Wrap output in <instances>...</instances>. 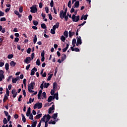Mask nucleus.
<instances>
[{"instance_id": "f257e3e1", "label": "nucleus", "mask_w": 127, "mask_h": 127, "mask_svg": "<svg viewBox=\"0 0 127 127\" xmlns=\"http://www.w3.org/2000/svg\"><path fill=\"white\" fill-rule=\"evenodd\" d=\"M50 119H51V116H50L49 114L45 115V116L41 119V122H43V123H48L50 120Z\"/></svg>"}, {"instance_id": "f03ea898", "label": "nucleus", "mask_w": 127, "mask_h": 127, "mask_svg": "<svg viewBox=\"0 0 127 127\" xmlns=\"http://www.w3.org/2000/svg\"><path fill=\"white\" fill-rule=\"evenodd\" d=\"M34 86H35V83L32 82H31L28 87V92L29 93H34V91L32 90L34 89Z\"/></svg>"}, {"instance_id": "7ed1b4c3", "label": "nucleus", "mask_w": 127, "mask_h": 127, "mask_svg": "<svg viewBox=\"0 0 127 127\" xmlns=\"http://www.w3.org/2000/svg\"><path fill=\"white\" fill-rule=\"evenodd\" d=\"M71 19L74 22H78L80 20V16H75V14H73Z\"/></svg>"}, {"instance_id": "20e7f679", "label": "nucleus", "mask_w": 127, "mask_h": 127, "mask_svg": "<svg viewBox=\"0 0 127 127\" xmlns=\"http://www.w3.org/2000/svg\"><path fill=\"white\" fill-rule=\"evenodd\" d=\"M66 13H67V9H65L64 12L63 10H61L60 11V16L61 18L63 19V18H64V16H65Z\"/></svg>"}, {"instance_id": "39448f33", "label": "nucleus", "mask_w": 127, "mask_h": 127, "mask_svg": "<svg viewBox=\"0 0 127 127\" xmlns=\"http://www.w3.org/2000/svg\"><path fill=\"white\" fill-rule=\"evenodd\" d=\"M42 108V103H36L34 105V109H41Z\"/></svg>"}, {"instance_id": "423d86ee", "label": "nucleus", "mask_w": 127, "mask_h": 127, "mask_svg": "<svg viewBox=\"0 0 127 127\" xmlns=\"http://www.w3.org/2000/svg\"><path fill=\"white\" fill-rule=\"evenodd\" d=\"M30 8L31 12L32 13H36V12H37V8H36V5L31 7Z\"/></svg>"}, {"instance_id": "0eeeda50", "label": "nucleus", "mask_w": 127, "mask_h": 127, "mask_svg": "<svg viewBox=\"0 0 127 127\" xmlns=\"http://www.w3.org/2000/svg\"><path fill=\"white\" fill-rule=\"evenodd\" d=\"M4 72L2 70L0 69V82L2 81V79H4Z\"/></svg>"}, {"instance_id": "6e6552de", "label": "nucleus", "mask_w": 127, "mask_h": 127, "mask_svg": "<svg viewBox=\"0 0 127 127\" xmlns=\"http://www.w3.org/2000/svg\"><path fill=\"white\" fill-rule=\"evenodd\" d=\"M77 40L76 42V46H79V45H81L82 44V40L81 39V37H77Z\"/></svg>"}, {"instance_id": "1a4fd4ad", "label": "nucleus", "mask_w": 127, "mask_h": 127, "mask_svg": "<svg viewBox=\"0 0 127 127\" xmlns=\"http://www.w3.org/2000/svg\"><path fill=\"white\" fill-rule=\"evenodd\" d=\"M11 93L13 95L12 97L13 98H15V97H16V96L17 95V92H16V90H15V89H14L11 91Z\"/></svg>"}, {"instance_id": "9d476101", "label": "nucleus", "mask_w": 127, "mask_h": 127, "mask_svg": "<svg viewBox=\"0 0 127 127\" xmlns=\"http://www.w3.org/2000/svg\"><path fill=\"white\" fill-rule=\"evenodd\" d=\"M31 58L30 57H27L24 62H25L26 64H29L30 63V61H31Z\"/></svg>"}, {"instance_id": "9b49d317", "label": "nucleus", "mask_w": 127, "mask_h": 127, "mask_svg": "<svg viewBox=\"0 0 127 127\" xmlns=\"http://www.w3.org/2000/svg\"><path fill=\"white\" fill-rule=\"evenodd\" d=\"M37 71V68L34 67L30 73L31 76H33L35 74V72Z\"/></svg>"}, {"instance_id": "f8f14e48", "label": "nucleus", "mask_w": 127, "mask_h": 127, "mask_svg": "<svg viewBox=\"0 0 127 127\" xmlns=\"http://www.w3.org/2000/svg\"><path fill=\"white\" fill-rule=\"evenodd\" d=\"M79 5H80V2L79 0H77L74 3V8H78V7H79Z\"/></svg>"}, {"instance_id": "ddd939ff", "label": "nucleus", "mask_w": 127, "mask_h": 127, "mask_svg": "<svg viewBox=\"0 0 127 127\" xmlns=\"http://www.w3.org/2000/svg\"><path fill=\"white\" fill-rule=\"evenodd\" d=\"M70 48L72 51H75V52H79L80 51V50L78 48H75L74 49V47H71Z\"/></svg>"}, {"instance_id": "4468645a", "label": "nucleus", "mask_w": 127, "mask_h": 127, "mask_svg": "<svg viewBox=\"0 0 127 127\" xmlns=\"http://www.w3.org/2000/svg\"><path fill=\"white\" fill-rule=\"evenodd\" d=\"M88 17V14H86L85 15H83L80 18V20H83V19H84V20H87V18Z\"/></svg>"}, {"instance_id": "2eb2a0df", "label": "nucleus", "mask_w": 127, "mask_h": 127, "mask_svg": "<svg viewBox=\"0 0 127 127\" xmlns=\"http://www.w3.org/2000/svg\"><path fill=\"white\" fill-rule=\"evenodd\" d=\"M14 13H15V14H16V15L18 16V17L19 18H20V17H21V16H22V15L19 14V12H18V11H17V10H15Z\"/></svg>"}, {"instance_id": "dca6fc26", "label": "nucleus", "mask_w": 127, "mask_h": 127, "mask_svg": "<svg viewBox=\"0 0 127 127\" xmlns=\"http://www.w3.org/2000/svg\"><path fill=\"white\" fill-rule=\"evenodd\" d=\"M75 34V33L74 32H72L71 31H69L68 32V36L70 37V38H72V36Z\"/></svg>"}, {"instance_id": "f3484780", "label": "nucleus", "mask_w": 127, "mask_h": 127, "mask_svg": "<svg viewBox=\"0 0 127 127\" xmlns=\"http://www.w3.org/2000/svg\"><path fill=\"white\" fill-rule=\"evenodd\" d=\"M18 77H17L16 78L13 77L12 78V83H16V82H17V81L18 80Z\"/></svg>"}, {"instance_id": "a211bd4d", "label": "nucleus", "mask_w": 127, "mask_h": 127, "mask_svg": "<svg viewBox=\"0 0 127 127\" xmlns=\"http://www.w3.org/2000/svg\"><path fill=\"white\" fill-rule=\"evenodd\" d=\"M59 27V22H57L55 25L53 26V28L56 30V28Z\"/></svg>"}, {"instance_id": "6ab92c4d", "label": "nucleus", "mask_w": 127, "mask_h": 127, "mask_svg": "<svg viewBox=\"0 0 127 127\" xmlns=\"http://www.w3.org/2000/svg\"><path fill=\"white\" fill-rule=\"evenodd\" d=\"M54 99H55V97H54L52 96H50L48 99V102L49 103H50V102H51V101H52V100H54Z\"/></svg>"}, {"instance_id": "aec40b11", "label": "nucleus", "mask_w": 127, "mask_h": 127, "mask_svg": "<svg viewBox=\"0 0 127 127\" xmlns=\"http://www.w3.org/2000/svg\"><path fill=\"white\" fill-rule=\"evenodd\" d=\"M54 109V105H52V106L49 109V114H51Z\"/></svg>"}, {"instance_id": "412c9836", "label": "nucleus", "mask_w": 127, "mask_h": 127, "mask_svg": "<svg viewBox=\"0 0 127 127\" xmlns=\"http://www.w3.org/2000/svg\"><path fill=\"white\" fill-rule=\"evenodd\" d=\"M5 69L6 71H8V69H9V64H8V63L5 64Z\"/></svg>"}, {"instance_id": "4be33fe9", "label": "nucleus", "mask_w": 127, "mask_h": 127, "mask_svg": "<svg viewBox=\"0 0 127 127\" xmlns=\"http://www.w3.org/2000/svg\"><path fill=\"white\" fill-rule=\"evenodd\" d=\"M68 48H69V44H67L66 47L63 49V52H66Z\"/></svg>"}, {"instance_id": "5701e85b", "label": "nucleus", "mask_w": 127, "mask_h": 127, "mask_svg": "<svg viewBox=\"0 0 127 127\" xmlns=\"http://www.w3.org/2000/svg\"><path fill=\"white\" fill-rule=\"evenodd\" d=\"M10 65L12 67H14V66H15V65H16V63L15 62H13V61H11L10 63Z\"/></svg>"}, {"instance_id": "b1692460", "label": "nucleus", "mask_w": 127, "mask_h": 127, "mask_svg": "<svg viewBox=\"0 0 127 127\" xmlns=\"http://www.w3.org/2000/svg\"><path fill=\"white\" fill-rule=\"evenodd\" d=\"M58 113L54 114L52 117V118L54 119V120H56V118H57V117H58Z\"/></svg>"}, {"instance_id": "393cba45", "label": "nucleus", "mask_w": 127, "mask_h": 127, "mask_svg": "<svg viewBox=\"0 0 127 127\" xmlns=\"http://www.w3.org/2000/svg\"><path fill=\"white\" fill-rule=\"evenodd\" d=\"M21 117H22V121L23 122V123H26V119L25 118V117L24 116V115H23V114H21Z\"/></svg>"}, {"instance_id": "a878e982", "label": "nucleus", "mask_w": 127, "mask_h": 127, "mask_svg": "<svg viewBox=\"0 0 127 127\" xmlns=\"http://www.w3.org/2000/svg\"><path fill=\"white\" fill-rule=\"evenodd\" d=\"M41 117H42V114H39L36 116L35 119L36 120H38V119H40V118H41Z\"/></svg>"}, {"instance_id": "bb28decb", "label": "nucleus", "mask_w": 127, "mask_h": 127, "mask_svg": "<svg viewBox=\"0 0 127 127\" xmlns=\"http://www.w3.org/2000/svg\"><path fill=\"white\" fill-rule=\"evenodd\" d=\"M66 58V55L65 54L62 55V61H64V60H65Z\"/></svg>"}, {"instance_id": "cd10ccee", "label": "nucleus", "mask_w": 127, "mask_h": 127, "mask_svg": "<svg viewBox=\"0 0 127 127\" xmlns=\"http://www.w3.org/2000/svg\"><path fill=\"white\" fill-rule=\"evenodd\" d=\"M72 45H73V47L76 46V39H73L72 41Z\"/></svg>"}, {"instance_id": "c85d7f7f", "label": "nucleus", "mask_w": 127, "mask_h": 127, "mask_svg": "<svg viewBox=\"0 0 127 127\" xmlns=\"http://www.w3.org/2000/svg\"><path fill=\"white\" fill-rule=\"evenodd\" d=\"M34 101V98L32 99L31 98H30L29 100V102H27V104H31L32 103H33Z\"/></svg>"}, {"instance_id": "c756f323", "label": "nucleus", "mask_w": 127, "mask_h": 127, "mask_svg": "<svg viewBox=\"0 0 127 127\" xmlns=\"http://www.w3.org/2000/svg\"><path fill=\"white\" fill-rule=\"evenodd\" d=\"M61 40L63 42H65V40H66V38H65V37L64 36H62L61 37Z\"/></svg>"}, {"instance_id": "7c9ffc66", "label": "nucleus", "mask_w": 127, "mask_h": 127, "mask_svg": "<svg viewBox=\"0 0 127 127\" xmlns=\"http://www.w3.org/2000/svg\"><path fill=\"white\" fill-rule=\"evenodd\" d=\"M8 96H7L6 95H4L3 100V102L4 103H5V102H6V100L8 99V98L7 97Z\"/></svg>"}, {"instance_id": "2f4dec72", "label": "nucleus", "mask_w": 127, "mask_h": 127, "mask_svg": "<svg viewBox=\"0 0 127 127\" xmlns=\"http://www.w3.org/2000/svg\"><path fill=\"white\" fill-rule=\"evenodd\" d=\"M37 41V37H36V35H35V37L33 39L34 44H35Z\"/></svg>"}, {"instance_id": "473e14b6", "label": "nucleus", "mask_w": 127, "mask_h": 127, "mask_svg": "<svg viewBox=\"0 0 127 127\" xmlns=\"http://www.w3.org/2000/svg\"><path fill=\"white\" fill-rule=\"evenodd\" d=\"M52 76H53V74H51L48 77L47 81H50L51 78H52Z\"/></svg>"}, {"instance_id": "72a5a7b5", "label": "nucleus", "mask_w": 127, "mask_h": 127, "mask_svg": "<svg viewBox=\"0 0 127 127\" xmlns=\"http://www.w3.org/2000/svg\"><path fill=\"white\" fill-rule=\"evenodd\" d=\"M48 124L49 125H55V124H56V122H55V121H52V120H51V121L48 122Z\"/></svg>"}, {"instance_id": "f704fd0d", "label": "nucleus", "mask_w": 127, "mask_h": 127, "mask_svg": "<svg viewBox=\"0 0 127 127\" xmlns=\"http://www.w3.org/2000/svg\"><path fill=\"white\" fill-rule=\"evenodd\" d=\"M40 60L39 59H37L36 61V65H38V66H40Z\"/></svg>"}, {"instance_id": "c9c22d12", "label": "nucleus", "mask_w": 127, "mask_h": 127, "mask_svg": "<svg viewBox=\"0 0 127 127\" xmlns=\"http://www.w3.org/2000/svg\"><path fill=\"white\" fill-rule=\"evenodd\" d=\"M56 87H57V83L56 82H55L53 84V90H55V88H56Z\"/></svg>"}, {"instance_id": "e433bc0d", "label": "nucleus", "mask_w": 127, "mask_h": 127, "mask_svg": "<svg viewBox=\"0 0 127 127\" xmlns=\"http://www.w3.org/2000/svg\"><path fill=\"white\" fill-rule=\"evenodd\" d=\"M7 58L8 59H11L13 58V55L12 54L8 55L7 56Z\"/></svg>"}, {"instance_id": "4c0bfd02", "label": "nucleus", "mask_w": 127, "mask_h": 127, "mask_svg": "<svg viewBox=\"0 0 127 127\" xmlns=\"http://www.w3.org/2000/svg\"><path fill=\"white\" fill-rule=\"evenodd\" d=\"M37 124V121H35L34 122H33V124H32V127H36Z\"/></svg>"}, {"instance_id": "58836bf2", "label": "nucleus", "mask_w": 127, "mask_h": 127, "mask_svg": "<svg viewBox=\"0 0 127 127\" xmlns=\"http://www.w3.org/2000/svg\"><path fill=\"white\" fill-rule=\"evenodd\" d=\"M33 23L34 25H35L36 26H37V25H38V22L37 21L33 20Z\"/></svg>"}, {"instance_id": "ea45409f", "label": "nucleus", "mask_w": 127, "mask_h": 127, "mask_svg": "<svg viewBox=\"0 0 127 127\" xmlns=\"http://www.w3.org/2000/svg\"><path fill=\"white\" fill-rule=\"evenodd\" d=\"M64 35L66 38L68 37V31H65L64 33Z\"/></svg>"}, {"instance_id": "a19ab883", "label": "nucleus", "mask_w": 127, "mask_h": 127, "mask_svg": "<svg viewBox=\"0 0 127 127\" xmlns=\"http://www.w3.org/2000/svg\"><path fill=\"white\" fill-rule=\"evenodd\" d=\"M50 4L51 7H53V5H54V2L53 1V0H51Z\"/></svg>"}, {"instance_id": "79ce46f5", "label": "nucleus", "mask_w": 127, "mask_h": 127, "mask_svg": "<svg viewBox=\"0 0 127 127\" xmlns=\"http://www.w3.org/2000/svg\"><path fill=\"white\" fill-rule=\"evenodd\" d=\"M50 85V84H49V83H45L44 84V88H47L48 87H49V86Z\"/></svg>"}, {"instance_id": "37998d69", "label": "nucleus", "mask_w": 127, "mask_h": 127, "mask_svg": "<svg viewBox=\"0 0 127 127\" xmlns=\"http://www.w3.org/2000/svg\"><path fill=\"white\" fill-rule=\"evenodd\" d=\"M3 124H4V125H6V124H7V120L6 119V118L3 119Z\"/></svg>"}, {"instance_id": "c03bdc74", "label": "nucleus", "mask_w": 127, "mask_h": 127, "mask_svg": "<svg viewBox=\"0 0 127 127\" xmlns=\"http://www.w3.org/2000/svg\"><path fill=\"white\" fill-rule=\"evenodd\" d=\"M41 27H42V28H43V29H45L46 28V25H45V24H44V23L42 24Z\"/></svg>"}, {"instance_id": "a18cd8bd", "label": "nucleus", "mask_w": 127, "mask_h": 127, "mask_svg": "<svg viewBox=\"0 0 127 127\" xmlns=\"http://www.w3.org/2000/svg\"><path fill=\"white\" fill-rule=\"evenodd\" d=\"M6 96L8 97V96H9V91L8 90V89L7 88H6Z\"/></svg>"}, {"instance_id": "49530a36", "label": "nucleus", "mask_w": 127, "mask_h": 127, "mask_svg": "<svg viewBox=\"0 0 127 127\" xmlns=\"http://www.w3.org/2000/svg\"><path fill=\"white\" fill-rule=\"evenodd\" d=\"M19 12L21 13L23 11V8L22 6H20L19 8Z\"/></svg>"}, {"instance_id": "de8ad7c7", "label": "nucleus", "mask_w": 127, "mask_h": 127, "mask_svg": "<svg viewBox=\"0 0 127 127\" xmlns=\"http://www.w3.org/2000/svg\"><path fill=\"white\" fill-rule=\"evenodd\" d=\"M51 33H52V34H55V29H52L51 30Z\"/></svg>"}, {"instance_id": "09e8293b", "label": "nucleus", "mask_w": 127, "mask_h": 127, "mask_svg": "<svg viewBox=\"0 0 127 127\" xmlns=\"http://www.w3.org/2000/svg\"><path fill=\"white\" fill-rule=\"evenodd\" d=\"M67 6L69 7V8H71V0H69L68 3L67 4Z\"/></svg>"}, {"instance_id": "8fccbe9b", "label": "nucleus", "mask_w": 127, "mask_h": 127, "mask_svg": "<svg viewBox=\"0 0 127 127\" xmlns=\"http://www.w3.org/2000/svg\"><path fill=\"white\" fill-rule=\"evenodd\" d=\"M54 98H55L56 100H58V93L55 94Z\"/></svg>"}, {"instance_id": "3c124183", "label": "nucleus", "mask_w": 127, "mask_h": 127, "mask_svg": "<svg viewBox=\"0 0 127 127\" xmlns=\"http://www.w3.org/2000/svg\"><path fill=\"white\" fill-rule=\"evenodd\" d=\"M45 9L46 10V13H48V12H49V8H48V7H46L45 8Z\"/></svg>"}, {"instance_id": "603ef678", "label": "nucleus", "mask_w": 127, "mask_h": 127, "mask_svg": "<svg viewBox=\"0 0 127 127\" xmlns=\"http://www.w3.org/2000/svg\"><path fill=\"white\" fill-rule=\"evenodd\" d=\"M42 96L45 99H46V93L45 92H43Z\"/></svg>"}, {"instance_id": "864d4df0", "label": "nucleus", "mask_w": 127, "mask_h": 127, "mask_svg": "<svg viewBox=\"0 0 127 127\" xmlns=\"http://www.w3.org/2000/svg\"><path fill=\"white\" fill-rule=\"evenodd\" d=\"M5 20H6L5 17H2L0 19V21H5Z\"/></svg>"}, {"instance_id": "5fc2aeb1", "label": "nucleus", "mask_w": 127, "mask_h": 127, "mask_svg": "<svg viewBox=\"0 0 127 127\" xmlns=\"http://www.w3.org/2000/svg\"><path fill=\"white\" fill-rule=\"evenodd\" d=\"M49 18L50 20H52L53 19V18L52 17V15H51V14H49Z\"/></svg>"}, {"instance_id": "6e6d98bb", "label": "nucleus", "mask_w": 127, "mask_h": 127, "mask_svg": "<svg viewBox=\"0 0 127 127\" xmlns=\"http://www.w3.org/2000/svg\"><path fill=\"white\" fill-rule=\"evenodd\" d=\"M28 18L30 21H31L32 20V15H31V14L29 15Z\"/></svg>"}, {"instance_id": "4d7b16f0", "label": "nucleus", "mask_w": 127, "mask_h": 127, "mask_svg": "<svg viewBox=\"0 0 127 127\" xmlns=\"http://www.w3.org/2000/svg\"><path fill=\"white\" fill-rule=\"evenodd\" d=\"M14 41V42H18L19 39L18 38H15Z\"/></svg>"}, {"instance_id": "13d9d810", "label": "nucleus", "mask_w": 127, "mask_h": 127, "mask_svg": "<svg viewBox=\"0 0 127 127\" xmlns=\"http://www.w3.org/2000/svg\"><path fill=\"white\" fill-rule=\"evenodd\" d=\"M4 65V62H1L0 61V67H2Z\"/></svg>"}, {"instance_id": "bf43d9fd", "label": "nucleus", "mask_w": 127, "mask_h": 127, "mask_svg": "<svg viewBox=\"0 0 127 127\" xmlns=\"http://www.w3.org/2000/svg\"><path fill=\"white\" fill-rule=\"evenodd\" d=\"M53 9L54 13H55V14H57V10H56V8H55V7H54Z\"/></svg>"}, {"instance_id": "052dcab7", "label": "nucleus", "mask_w": 127, "mask_h": 127, "mask_svg": "<svg viewBox=\"0 0 127 127\" xmlns=\"http://www.w3.org/2000/svg\"><path fill=\"white\" fill-rule=\"evenodd\" d=\"M30 51H31V49L28 48L27 50V53L28 54H30Z\"/></svg>"}, {"instance_id": "680f3d73", "label": "nucleus", "mask_w": 127, "mask_h": 127, "mask_svg": "<svg viewBox=\"0 0 127 127\" xmlns=\"http://www.w3.org/2000/svg\"><path fill=\"white\" fill-rule=\"evenodd\" d=\"M31 60H33V58H34V53H33L31 55Z\"/></svg>"}, {"instance_id": "e2e57ef3", "label": "nucleus", "mask_w": 127, "mask_h": 127, "mask_svg": "<svg viewBox=\"0 0 127 127\" xmlns=\"http://www.w3.org/2000/svg\"><path fill=\"white\" fill-rule=\"evenodd\" d=\"M29 117L30 120H33V115L32 114H30Z\"/></svg>"}, {"instance_id": "0e129e2a", "label": "nucleus", "mask_w": 127, "mask_h": 127, "mask_svg": "<svg viewBox=\"0 0 127 127\" xmlns=\"http://www.w3.org/2000/svg\"><path fill=\"white\" fill-rule=\"evenodd\" d=\"M54 89H52L51 91V95H52V96H53L54 95Z\"/></svg>"}, {"instance_id": "69168bd1", "label": "nucleus", "mask_w": 127, "mask_h": 127, "mask_svg": "<svg viewBox=\"0 0 127 127\" xmlns=\"http://www.w3.org/2000/svg\"><path fill=\"white\" fill-rule=\"evenodd\" d=\"M3 15H4V13L1 11H0V16H3Z\"/></svg>"}, {"instance_id": "338daca9", "label": "nucleus", "mask_w": 127, "mask_h": 127, "mask_svg": "<svg viewBox=\"0 0 127 127\" xmlns=\"http://www.w3.org/2000/svg\"><path fill=\"white\" fill-rule=\"evenodd\" d=\"M4 113L5 114V115L6 116V117H8V112H7V111H4Z\"/></svg>"}, {"instance_id": "774afa93", "label": "nucleus", "mask_w": 127, "mask_h": 127, "mask_svg": "<svg viewBox=\"0 0 127 127\" xmlns=\"http://www.w3.org/2000/svg\"><path fill=\"white\" fill-rule=\"evenodd\" d=\"M44 87V84L43 83H42L41 84V86H40V88L41 89V90H43V87Z\"/></svg>"}]
</instances>
